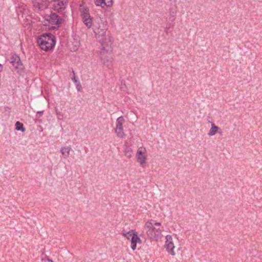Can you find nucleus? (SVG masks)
I'll list each match as a JSON object with an SVG mask.
<instances>
[{
	"label": "nucleus",
	"mask_w": 262,
	"mask_h": 262,
	"mask_svg": "<svg viewBox=\"0 0 262 262\" xmlns=\"http://www.w3.org/2000/svg\"><path fill=\"white\" fill-rule=\"evenodd\" d=\"M161 223L149 220L144 225L147 236L152 240H158L162 236L163 230L160 228Z\"/></svg>",
	"instance_id": "obj_2"
},
{
	"label": "nucleus",
	"mask_w": 262,
	"mask_h": 262,
	"mask_svg": "<svg viewBox=\"0 0 262 262\" xmlns=\"http://www.w3.org/2000/svg\"><path fill=\"white\" fill-rule=\"evenodd\" d=\"M16 129L17 130H20L22 132H24L25 131V128L23 126V124L17 121L15 123Z\"/></svg>",
	"instance_id": "obj_17"
},
{
	"label": "nucleus",
	"mask_w": 262,
	"mask_h": 262,
	"mask_svg": "<svg viewBox=\"0 0 262 262\" xmlns=\"http://www.w3.org/2000/svg\"><path fill=\"white\" fill-rule=\"evenodd\" d=\"M90 18H91L90 14L88 15H84V16L82 17L83 20H85V19H90Z\"/></svg>",
	"instance_id": "obj_24"
},
{
	"label": "nucleus",
	"mask_w": 262,
	"mask_h": 262,
	"mask_svg": "<svg viewBox=\"0 0 262 262\" xmlns=\"http://www.w3.org/2000/svg\"><path fill=\"white\" fill-rule=\"evenodd\" d=\"M42 113H43V111L37 112V114L39 115L38 117H40L42 114Z\"/></svg>",
	"instance_id": "obj_25"
},
{
	"label": "nucleus",
	"mask_w": 262,
	"mask_h": 262,
	"mask_svg": "<svg viewBox=\"0 0 262 262\" xmlns=\"http://www.w3.org/2000/svg\"><path fill=\"white\" fill-rule=\"evenodd\" d=\"M165 248L171 255H174L176 254L174 251V244L171 235H167L165 236Z\"/></svg>",
	"instance_id": "obj_8"
},
{
	"label": "nucleus",
	"mask_w": 262,
	"mask_h": 262,
	"mask_svg": "<svg viewBox=\"0 0 262 262\" xmlns=\"http://www.w3.org/2000/svg\"><path fill=\"white\" fill-rule=\"evenodd\" d=\"M211 127L208 132L209 136H214L216 134L219 133L220 135H222L223 132L221 128L215 125L214 123L211 122Z\"/></svg>",
	"instance_id": "obj_12"
},
{
	"label": "nucleus",
	"mask_w": 262,
	"mask_h": 262,
	"mask_svg": "<svg viewBox=\"0 0 262 262\" xmlns=\"http://www.w3.org/2000/svg\"><path fill=\"white\" fill-rule=\"evenodd\" d=\"M71 148L69 146H64V147H61V152L62 155V156L67 158L69 157V155H70V150H71Z\"/></svg>",
	"instance_id": "obj_14"
},
{
	"label": "nucleus",
	"mask_w": 262,
	"mask_h": 262,
	"mask_svg": "<svg viewBox=\"0 0 262 262\" xmlns=\"http://www.w3.org/2000/svg\"><path fill=\"white\" fill-rule=\"evenodd\" d=\"M56 114L59 119L61 120L63 118V114L61 112H57Z\"/></svg>",
	"instance_id": "obj_22"
},
{
	"label": "nucleus",
	"mask_w": 262,
	"mask_h": 262,
	"mask_svg": "<svg viewBox=\"0 0 262 262\" xmlns=\"http://www.w3.org/2000/svg\"><path fill=\"white\" fill-rule=\"evenodd\" d=\"M52 259H51L49 256H45V257L41 259V262H53Z\"/></svg>",
	"instance_id": "obj_21"
},
{
	"label": "nucleus",
	"mask_w": 262,
	"mask_h": 262,
	"mask_svg": "<svg viewBox=\"0 0 262 262\" xmlns=\"http://www.w3.org/2000/svg\"><path fill=\"white\" fill-rule=\"evenodd\" d=\"M37 43L41 50L46 52L54 48L55 45V37L51 34H45L37 38Z\"/></svg>",
	"instance_id": "obj_3"
},
{
	"label": "nucleus",
	"mask_w": 262,
	"mask_h": 262,
	"mask_svg": "<svg viewBox=\"0 0 262 262\" xmlns=\"http://www.w3.org/2000/svg\"><path fill=\"white\" fill-rule=\"evenodd\" d=\"M123 235L126 237L127 240L130 241V247L134 251L137 248V244L142 243L141 239L138 236L137 232L134 230H131L126 233L123 234Z\"/></svg>",
	"instance_id": "obj_4"
},
{
	"label": "nucleus",
	"mask_w": 262,
	"mask_h": 262,
	"mask_svg": "<svg viewBox=\"0 0 262 262\" xmlns=\"http://www.w3.org/2000/svg\"><path fill=\"white\" fill-rule=\"evenodd\" d=\"M115 133L117 134V136L121 138H124L125 137V134H124L123 128H115Z\"/></svg>",
	"instance_id": "obj_16"
},
{
	"label": "nucleus",
	"mask_w": 262,
	"mask_h": 262,
	"mask_svg": "<svg viewBox=\"0 0 262 262\" xmlns=\"http://www.w3.org/2000/svg\"><path fill=\"white\" fill-rule=\"evenodd\" d=\"M136 158L137 161L142 167H145L147 165V155L145 148L143 147H139L137 150Z\"/></svg>",
	"instance_id": "obj_6"
},
{
	"label": "nucleus",
	"mask_w": 262,
	"mask_h": 262,
	"mask_svg": "<svg viewBox=\"0 0 262 262\" xmlns=\"http://www.w3.org/2000/svg\"><path fill=\"white\" fill-rule=\"evenodd\" d=\"M74 82H75V83H78V82H79V81H78V80L75 78V77H74Z\"/></svg>",
	"instance_id": "obj_26"
},
{
	"label": "nucleus",
	"mask_w": 262,
	"mask_h": 262,
	"mask_svg": "<svg viewBox=\"0 0 262 262\" xmlns=\"http://www.w3.org/2000/svg\"><path fill=\"white\" fill-rule=\"evenodd\" d=\"M94 3L96 6L102 8H110L113 5V0H94Z\"/></svg>",
	"instance_id": "obj_10"
},
{
	"label": "nucleus",
	"mask_w": 262,
	"mask_h": 262,
	"mask_svg": "<svg viewBox=\"0 0 262 262\" xmlns=\"http://www.w3.org/2000/svg\"><path fill=\"white\" fill-rule=\"evenodd\" d=\"M76 88L78 91H80L81 90V86L79 82H78V83L76 84Z\"/></svg>",
	"instance_id": "obj_23"
},
{
	"label": "nucleus",
	"mask_w": 262,
	"mask_h": 262,
	"mask_svg": "<svg viewBox=\"0 0 262 262\" xmlns=\"http://www.w3.org/2000/svg\"><path fill=\"white\" fill-rule=\"evenodd\" d=\"M111 45H101V49L99 52V57L104 63L111 61L112 55L111 53Z\"/></svg>",
	"instance_id": "obj_5"
},
{
	"label": "nucleus",
	"mask_w": 262,
	"mask_h": 262,
	"mask_svg": "<svg viewBox=\"0 0 262 262\" xmlns=\"http://www.w3.org/2000/svg\"><path fill=\"white\" fill-rule=\"evenodd\" d=\"M66 3V0H55L53 3V8L56 11H62L65 8Z\"/></svg>",
	"instance_id": "obj_11"
},
{
	"label": "nucleus",
	"mask_w": 262,
	"mask_h": 262,
	"mask_svg": "<svg viewBox=\"0 0 262 262\" xmlns=\"http://www.w3.org/2000/svg\"><path fill=\"white\" fill-rule=\"evenodd\" d=\"M89 9L86 8H83L81 10V15L82 17L84 16V15H89Z\"/></svg>",
	"instance_id": "obj_20"
},
{
	"label": "nucleus",
	"mask_w": 262,
	"mask_h": 262,
	"mask_svg": "<svg viewBox=\"0 0 262 262\" xmlns=\"http://www.w3.org/2000/svg\"><path fill=\"white\" fill-rule=\"evenodd\" d=\"M132 152H133V150L131 148H130L129 147H127L125 148V151H124V154L127 157H128L129 158H130L132 156Z\"/></svg>",
	"instance_id": "obj_18"
},
{
	"label": "nucleus",
	"mask_w": 262,
	"mask_h": 262,
	"mask_svg": "<svg viewBox=\"0 0 262 262\" xmlns=\"http://www.w3.org/2000/svg\"><path fill=\"white\" fill-rule=\"evenodd\" d=\"M125 122V120L122 116L119 117L116 120V127L123 128V124Z\"/></svg>",
	"instance_id": "obj_15"
},
{
	"label": "nucleus",
	"mask_w": 262,
	"mask_h": 262,
	"mask_svg": "<svg viewBox=\"0 0 262 262\" xmlns=\"http://www.w3.org/2000/svg\"><path fill=\"white\" fill-rule=\"evenodd\" d=\"M93 29L95 37L101 45H112V39L110 33L107 31L108 26L106 20L101 18L95 20L93 23Z\"/></svg>",
	"instance_id": "obj_1"
},
{
	"label": "nucleus",
	"mask_w": 262,
	"mask_h": 262,
	"mask_svg": "<svg viewBox=\"0 0 262 262\" xmlns=\"http://www.w3.org/2000/svg\"><path fill=\"white\" fill-rule=\"evenodd\" d=\"M10 62L19 74H21L24 72V67L19 56L17 55L12 56L11 58Z\"/></svg>",
	"instance_id": "obj_7"
},
{
	"label": "nucleus",
	"mask_w": 262,
	"mask_h": 262,
	"mask_svg": "<svg viewBox=\"0 0 262 262\" xmlns=\"http://www.w3.org/2000/svg\"><path fill=\"white\" fill-rule=\"evenodd\" d=\"M47 20L49 22L48 25L53 27V25H57L60 24V19L55 13H51L48 16Z\"/></svg>",
	"instance_id": "obj_9"
},
{
	"label": "nucleus",
	"mask_w": 262,
	"mask_h": 262,
	"mask_svg": "<svg viewBox=\"0 0 262 262\" xmlns=\"http://www.w3.org/2000/svg\"><path fill=\"white\" fill-rule=\"evenodd\" d=\"M34 7L38 10L41 9L44 4L43 0H32Z\"/></svg>",
	"instance_id": "obj_13"
},
{
	"label": "nucleus",
	"mask_w": 262,
	"mask_h": 262,
	"mask_svg": "<svg viewBox=\"0 0 262 262\" xmlns=\"http://www.w3.org/2000/svg\"><path fill=\"white\" fill-rule=\"evenodd\" d=\"M83 21L88 28H90L92 27V18L84 20H83Z\"/></svg>",
	"instance_id": "obj_19"
}]
</instances>
